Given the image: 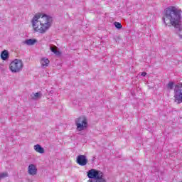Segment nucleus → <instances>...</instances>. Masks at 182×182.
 Masks as SVG:
<instances>
[{
  "label": "nucleus",
  "instance_id": "f257e3e1",
  "mask_svg": "<svg viewBox=\"0 0 182 182\" xmlns=\"http://www.w3.org/2000/svg\"><path fill=\"white\" fill-rule=\"evenodd\" d=\"M181 11L174 6H170L165 9L162 21L165 26H174L181 31Z\"/></svg>",
  "mask_w": 182,
  "mask_h": 182
},
{
  "label": "nucleus",
  "instance_id": "f03ea898",
  "mask_svg": "<svg viewBox=\"0 0 182 182\" xmlns=\"http://www.w3.org/2000/svg\"><path fill=\"white\" fill-rule=\"evenodd\" d=\"M52 17L41 13L36 14L31 21L35 32H39V33H45L52 26Z\"/></svg>",
  "mask_w": 182,
  "mask_h": 182
},
{
  "label": "nucleus",
  "instance_id": "7ed1b4c3",
  "mask_svg": "<svg viewBox=\"0 0 182 182\" xmlns=\"http://www.w3.org/2000/svg\"><path fill=\"white\" fill-rule=\"evenodd\" d=\"M9 68L12 73H19L23 68L22 60L15 59L10 63Z\"/></svg>",
  "mask_w": 182,
  "mask_h": 182
},
{
  "label": "nucleus",
  "instance_id": "20e7f679",
  "mask_svg": "<svg viewBox=\"0 0 182 182\" xmlns=\"http://www.w3.org/2000/svg\"><path fill=\"white\" fill-rule=\"evenodd\" d=\"M75 122L77 132H83L87 129V118L86 117L81 116L75 119Z\"/></svg>",
  "mask_w": 182,
  "mask_h": 182
},
{
  "label": "nucleus",
  "instance_id": "39448f33",
  "mask_svg": "<svg viewBox=\"0 0 182 182\" xmlns=\"http://www.w3.org/2000/svg\"><path fill=\"white\" fill-rule=\"evenodd\" d=\"M174 99L178 105L182 103V83L175 85Z\"/></svg>",
  "mask_w": 182,
  "mask_h": 182
},
{
  "label": "nucleus",
  "instance_id": "423d86ee",
  "mask_svg": "<svg viewBox=\"0 0 182 182\" xmlns=\"http://www.w3.org/2000/svg\"><path fill=\"white\" fill-rule=\"evenodd\" d=\"M76 161L79 166H86L87 164V159H86L85 155H78Z\"/></svg>",
  "mask_w": 182,
  "mask_h": 182
},
{
  "label": "nucleus",
  "instance_id": "0eeeda50",
  "mask_svg": "<svg viewBox=\"0 0 182 182\" xmlns=\"http://www.w3.org/2000/svg\"><path fill=\"white\" fill-rule=\"evenodd\" d=\"M28 173L30 176H36L38 173V168H36V165L30 164L28 168Z\"/></svg>",
  "mask_w": 182,
  "mask_h": 182
},
{
  "label": "nucleus",
  "instance_id": "6e6552de",
  "mask_svg": "<svg viewBox=\"0 0 182 182\" xmlns=\"http://www.w3.org/2000/svg\"><path fill=\"white\" fill-rule=\"evenodd\" d=\"M38 42L36 39H26V41H23L22 43L23 45H28V46H32V45H34Z\"/></svg>",
  "mask_w": 182,
  "mask_h": 182
},
{
  "label": "nucleus",
  "instance_id": "1a4fd4ad",
  "mask_svg": "<svg viewBox=\"0 0 182 182\" xmlns=\"http://www.w3.org/2000/svg\"><path fill=\"white\" fill-rule=\"evenodd\" d=\"M33 149L35 151L40 153V154H43V153H45V149H43L41 144L34 145Z\"/></svg>",
  "mask_w": 182,
  "mask_h": 182
},
{
  "label": "nucleus",
  "instance_id": "9d476101",
  "mask_svg": "<svg viewBox=\"0 0 182 182\" xmlns=\"http://www.w3.org/2000/svg\"><path fill=\"white\" fill-rule=\"evenodd\" d=\"M1 58L2 59V60H6L7 59L9 58V53L8 52V50H4L1 52Z\"/></svg>",
  "mask_w": 182,
  "mask_h": 182
},
{
  "label": "nucleus",
  "instance_id": "9b49d317",
  "mask_svg": "<svg viewBox=\"0 0 182 182\" xmlns=\"http://www.w3.org/2000/svg\"><path fill=\"white\" fill-rule=\"evenodd\" d=\"M31 97L33 99V100H39V99L42 97V93L41 92L33 93L31 95Z\"/></svg>",
  "mask_w": 182,
  "mask_h": 182
},
{
  "label": "nucleus",
  "instance_id": "f8f14e48",
  "mask_svg": "<svg viewBox=\"0 0 182 182\" xmlns=\"http://www.w3.org/2000/svg\"><path fill=\"white\" fill-rule=\"evenodd\" d=\"M49 59L46 58H43L41 60V65L42 68H48V65H49Z\"/></svg>",
  "mask_w": 182,
  "mask_h": 182
},
{
  "label": "nucleus",
  "instance_id": "ddd939ff",
  "mask_svg": "<svg viewBox=\"0 0 182 182\" xmlns=\"http://www.w3.org/2000/svg\"><path fill=\"white\" fill-rule=\"evenodd\" d=\"M173 87H174V82H169L166 85V89L168 90H173Z\"/></svg>",
  "mask_w": 182,
  "mask_h": 182
},
{
  "label": "nucleus",
  "instance_id": "4468645a",
  "mask_svg": "<svg viewBox=\"0 0 182 182\" xmlns=\"http://www.w3.org/2000/svg\"><path fill=\"white\" fill-rule=\"evenodd\" d=\"M114 25L115 26V28H117V29H122V28H123V26H122V23H120L119 22H114Z\"/></svg>",
  "mask_w": 182,
  "mask_h": 182
},
{
  "label": "nucleus",
  "instance_id": "2eb2a0df",
  "mask_svg": "<svg viewBox=\"0 0 182 182\" xmlns=\"http://www.w3.org/2000/svg\"><path fill=\"white\" fill-rule=\"evenodd\" d=\"M50 50L53 52V53H55V55H58L59 53V51L56 50V46H51Z\"/></svg>",
  "mask_w": 182,
  "mask_h": 182
},
{
  "label": "nucleus",
  "instance_id": "dca6fc26",
  "mask_svg": "<svg viewBox=\"0 0 182 182\" xmlns=\"http://www.w3.org/2000/svg\"><path fill=\"white\" fill-rule=\"evenodd\" d=\"M5 177H8V173L6 172L0 173V180L1 178H5Z\"/></svg>",
  "mask_w": 182,
  "mask_h": 182
},
{
  "label": "nucleus",
  "instance_id": "f3484780",
  "mask_svg": "<svg viewBox=\"0 0 182 182\" xmlns=\"http://www.w3.org/2000/svg\"><path fill=\"white\" fill-rule=\"evenodd\" d=\"M146 75H147V73H146V72H142L141 73V76H143V77L146 76Z\"/></svg>",
  "mask_w": 182,
  "mask_h": 182
},
{
  "label": "nucleus",
  "instance_id": "a211bd4d",
  "mask_svg": "<svg viewBox=\"0 0 182 182\" xmlns=\"http://www.w3.org/2000/svg\"><path fill=\"white\" fill-rule=\"evenodd\" d=\"M87 182H95V179H90L87 181Z\"/></svg>",
  "mask_w": 182,
  "mask_h": 182
},
{
  "label": "nucleus",
  "instance_id": "6ab92c4d",
  "mask_svg": "<svg viewBox=\"0 0 182 182\" xmlns=\"http://www.w3.org/2000/svg\"><path fill=\"white\" fill-rule=\"evenodd\" d=\"M179 38H180L181 39H182V35H181V34H179Z\"/></svg>",
  "mask_w": 182,
  "mask_h": 182
}]
</instances>
